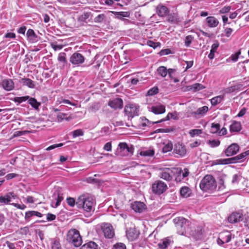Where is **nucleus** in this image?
<instances>
[{"label": "nucleus", "instance_id": "59", "mask_svg": "<svg viewBox=\"0 0 249 249\" xmlns=\"http://www.w3.org/2000/svg\"><path fill=\"white\" fill-rule=\"evenodd\" d=\"M89 17V14L88 12L84 13L79 18V20L81 21H85Z\"/></svg>", "mask_w": 249, "mask_h": 249}, {"label": "nucleus", "instance_id": "14", "mask_svg": "<svg viewBox=\"0 0 249 249\" xmlns=\"http://www.w3.org/2000/svg\"><path fill=\"white\" fill-rule=\"evenodd\" d=\"M126 234L128 240L133 241L138 237L139 232L135 228H131L126 231Z\"/></svg>", "mask_w": 249, "mask_h": 249}, {"label": "nucleus", "instance_id": "60", "mask_svg": "<svg viewBox=\"0 0 249 249\" xmlns=\"http://www.w3.org/2000/svg\"><path fill=\"white\" fill-rule=\"evenodd\" d=\"M100 108V106L98 104H94L92 105V106L90 108V110L92 112H96L97 110H99Z\"/></svg>", "mask_w": 249, "mask_h": 249}, {"label": "nucleus", "instance_id": "52", "mask_svg": "<svg viewBox=\"0 0 249 249\" xmlns=\"http://www.w3.org/2000/svg\"><path fill=\"white\" fill-rule=\"evenodd\" d=\"M52 249H61V246L59 242L56 240L52 241Z\"/></svg>", "mask_w": 249, "mask_h": 249}, {"label": "nucleus", "instance_id": "37", "mask_svg": "<svg viewBox=\"0 0 249 249\" xmlns=\"http://www.w3.org/2000/svg\"><path fill=\"white\" fill-rule=\"evenodd\" d=\"M180 194L181 196L187 197L191 194L190 190L188 187H183L180 190Z\"/></svg>", "mask_w": 249, "mask_h": 249}, {"label": "nucleus", "instance_id": "22", "mask_svg": "<svg viewBox=\"0 0 249 249\" xmlns=\"http://www.w3.org/2000/svg\"><path fill=\"white\" fill-rule=\"evenodd\" d=\"M209 108L207 106H203L198 108L196 111L192 113V114L197 116L198 117H201L204 116L208 111Z\"/></svg>", "mask_w": 249, "mask_h": 249}, {"label": "nucleus", "instance_id": "61", "mask_svg": "<svg viewBox=\"0 0 249 249\" xmlns=\"http://www.w3.org/2000/svg\"><path fill=\"white\" fill-rule=\"evenodd\" d=\"M114 249H126V246L122 243H117L114 246Z\"/></svg>", "mask_w": 249, "mask_h": 249}, {"label": "nucleus", "instance_id": "42", "mask_svg": "<svg viewBox=\"0 0 249 249\" xmlns=\"http://www.w3.org/2000/svg\"><path fill=\"white\" fill-rule=\"evenodd\" d=\"M73 138H76L79 136H82L84 135V131L81 129H76L71 132Z\"/></svg>", "mask_w": 249, "mask_h": 249}, {"label": "nucleus", "instance_id": "51", "mask_svg": "<svg viewBox=\"0 0 249 249\" xmlns=\"http://www.w3.org/2000/svg\"><path fill=\"white\" fill-rule=\"evenodd\" d=\"M194 39V37L191 35H189L186 36L185 39V45L186 46L188 47L190 45L192 40Z\"/></svg>", "mask_w": 249, "mask_h": 249}, {"label": "nucleus", "instance_id": "23", "mask_svg": "<svg viewBox=\"0 0 249 249\" xmlns=\"http://www.w3.org/2000/svg\"><path fill=\"white\" fill-rule=\"evenodd\" d=\"M241 129L242 125L240 122L236 121H233L230 127V130L231 132H239Z\"/></svg>", "mask_w": 249, "mask_h": 249}, {"label": "nucleus", "instance_id": "19", "mask_svg": "<svg viewBox=\"0 0 249 249\" xmlns=\"http://www.w3.org/2000/svg\"><path fill=\"white\" fill-rule=\"evenodd\" d=\"M174 151L181 157L184 156L186 153V149L185 146L180 143L176 144Z\"/></svg>", "mask_w": 249, "mask_h": 249}, {"label": "nucleus", "instance_id": "39", "mask_svg": "<svg viewBox=\"0 0 249 249\" xmlns=\"http://www.w3.org/2000/svg\"><path fill=\"white\" fill-rule=\"evenodd\" d=\"M220 129V125L219 124L212 123L210 132L213 134L218 133Z\"/></svg>", "mask_w": 249, "mask_h": 249}, {"label": "nucleus", "instance_id": "4", "mask_svg": "<svg viewBox=\"0 0 249 249\" xmlns=\"http://www.w3.org/2000/svg\"><path fill=\"white\" fill-rule=\"evenodd\" d=\"M173 221L178 232L179 234L183 235L185 231L186 227L188 225V220L182 217H178L175 218Z\"/></svg>", "mask_w": 249, "mask_h": 249}, {"label": "nucleus", "instance_id": "15", "mask_svg": "<svg viewBox=\"0 0 249 249\" xmlns=\"http://www.w3.org/2000/svg\"><path fill=\"white\" fill-rule=\"evenodd\" d=\"M131 208L137 213H142L146 209L145 205L140 201H135L131 204Z\"/></svg>", "mask_w": 249, "mask_h": 249}, {"label": "nucleus", "instance_id": "27", "mask_svg": "<svg viewBox=\"0 0 249 249\" xmlns=\"http://www.w3.org/2000/svg\"><path fill=\"white\" fill-rule=\"evenodd\" d=\"M171 241L166 238L162 240L158 243V246L160 249H165L167 248L171 244Z\"/></svg>", "mask_w": 249, "mask_h": 249}, {"label": "nucleus", "instance_id": "24", "mask_svg": "<svg viewBox=\"0 0 249 249\" xmlns=\"http://www.w3.org/2000/svg\"><path fill=\"white\" fill-rule=\"evenodd\" d=\"M151 111L155 114H162L165 111V107L163 105L153 106L151 107Z\"/></svg>", "mask_w": 249, "mask_h": 249}, {"label": "nucleus", "instance_id": "53", "mask_svg": "<svg viewBox=\"0 0 249 249\" xmlns=\"http://www.w3.org/2000/svg\"><path fill=\"white\" fill-rule=\"evenodd\" d=\"M239 89V86L235 85L231 87L225 89V92L227 93H231L236 90H238Z\"/></svg>", "mask_w": 249, "mask_h": 249}, {"label": "nucleus", "instance_id": "63", "mask_svg": "<svg viewBox=\"0 0 249 249\" xmlns=\"http://www.w3.org/2000/svg\"><path fill=\"white\" fill-rule=\"evenodd\" d=\"M51 45V47L53 49V50L54 51L61 50L63 48V45H57L54 43H52Z\"/></svg>", "mask_w": 249, "mask_h": 249}, {"label": "nucleus", "instance_id": "7", "mask_svg": "<svg viewBox=\"0 0 249 249\" xmlns=\"http://www.w3.org/2000/svg\"><path fill=\"white\" fill-rule=\"evenodd\" d=\"M118 147V150H119L120 153H122L120 154L121 156L132 155L133 154L134 148L132 145L129 146L125 142H120Z\"/></svg>", "mask_w": 249, "mask_h": 249}, {"label": "nucleus", "instance_id": "33", "mask_svg": "<svg viewBox=\"0 0 249 249\" xmlns=\"http://www.w3.org/2000/svg\"><path fill=\"white\" fill-rule=\"evenodd\" d=\"M155 151L153 149H148L142 150L140 152V155L144 157H152L154 155Z\"/></svg>", "mask_w": 249, "mask_h": 249}, {"label": "nucleus", "instance_id": "58", "mask_svg": "<svg viewBox=\"0 0 249 249\" xmlns=\"http://www.w3.org/2000/svg\"><path fill=\"white\" fill-rule=\"evenodd\" d=\"M56 201L55 202V204L54 205V207L56 208L58 207L61 202V201L63 200V198L62 196H60L59 194L57 195L56 197Z\"/></svg>", "mask_w": 249, "mask_h": 249}, {"label": "nucleus", "instance_id": "9", "mask_svg": "<svg viewBox=\"0 0 249 249\" xmlns=\"http://www.w3.org/2000/svg\"><path fill=\"white\" fill-rule=\"evenodd\" d=\"M84 56L79 53H74L70 58V62L73 65L79 66L85 61Z\"/></svg>", "mask_w": 249, "mask_h": 249}, {"label": "nucleus", "instance_id": "55", "mask_svg": "<svg viewBox=\"0 0 249 249\" xmlns=\"http://www.w3.org/2000/svg\"><path fill=\"white\" fill-rule=\"evenodd\" d=\"M29 99V96H25L22 97H17L15 98V101L18 103H21L28 100Z\"/></svg>", "mask_w": 249, "mask_h": 249}, {"label": "nucleus", "instance_id": "48", "mask_svg": "<svg viewBox=\"0 0 249 249\" xmlns=\"http://www.w3.org/2000/svg\"><path fill=\"white\" fill-rule=\"evenodd\" d=\"M223 161H224V164L236 163L238 162L235 157L225 159Z\"/></svg>", "mask_w": 249, "mask_h": 249}, {"label": "nucleus", "instance_id": "6", "mask_svg": "<svg viewBox=\"0 0 249 249\" xmlns=\"http://www.w3.org/2000/svg\"><path fill=\"white\" fill-rule=\"evenodd\" d=\"M139 107L135 104H128L125 106L124 112L128 118L138 115Z\"/></svg>", "mask_w": 249, "mask_h": 249}, {"label": "nucleus", "instance_id": "30", "mask_svg": "<svg viewBox=\"0 0 249 249\" xmlns=\"http://www.w3.org/2000/svg\"><path fill=\"white\" fill-rule=\"evenodd\" d=\"M33 216H36L37 217H41L42 216V214L36 211H28L26 213L25 218V219L29 220L30 217Z\"/></svg>", "mask_w": 249, "mask_h": 249}, {"label": "nucleus", "instance_id": "1", "mask_svg": "<svg viewBox=\"0 0 249 249\" xmlns=\"http://www.w3.org/2000/svg\"><path fill=\"white\" fill-rule=\"evenodd\" d=\"M95 200L90 196L87 195L80 196L77 199L76 205L79 209H83L87 215H91L94 211Z\"/></svg>", "mask_w": 249, "mask_h": 249}, {"label": "nucleus", "instance_id": "36", "mask_svg": "<svg viewBox=\"0 0 249 249\" xmlns=\"http://www.w3.org/2000/svg\"><path fill=\"white\" fill-rule=\"evenodd\" d=\"M29 104L35 109H38L39 107L40 106V103L37 101L34 98H30L28 100Z\"/></svg>", "mask_w": 249, "mask_h": 249}, {"label": "nucleus", "instance_id": "2", "mask_svg": "<svg viewBox=\"0 0 249 249\" xmlns=\"http://www.w3.org/2000/svg\"><path fill=\"white\" fill-rule=\"evenodd\" d=\"M199 186L203 191H213L216 188V182L212 175H207L201 180Z\"/></svg>", "mask_w": 249, "mask_h": 249}, {"label": "nucleus", "instance_id": "62", "mask_svg": "<svg viewBox=\"0 0 249 249\" xmlns=\"http://www.w3.org/2000/svg\"><path fill=\"white\" fill-rule=\"evenodd\" d=\"M231 9V7L230 6H225L220 10L219 12L221 14L227 13L230 11Z\"/></svg>", "mask_w": 249, "mask_h": 249}, {"label": "nucleus", "instance_id": "5", "mask_svg": "<svg viewBox=\"0 0 249 249\" xmlns=\"http://www.w3.org/2000/svg\"><path fill=\"white\" fill-rule=\"evenodd\" d=\"M176 171L177 170L174 169V168H166L160 169L159 177L166 181H171L174 176V173L177 172Z\"/></svg>", "mask_w": 249, "mask_h": 249}, {"label": "nucleus", "instance_id": "28", "mask_svg": "<svg viewBox=\"0 0 249 249\" xmlns=\"http://www.w3.org/2000/svg\"><path fill=\"white\" fill-rule=\"evenodd\" d=\"M21 80L23 85L26 86L29 88H34L35 87V82L29 78H23Z\"/></svg>", "mask_w": 249, "mask_h": 249}, {"label": "nucleus", "instance_id": "38", "mask_svg": "<svg viewBox=\"0 0 249 249\" xmlns=\"http://www.w3.org/2000/svg\"><path fill=\"white\" fill-rule=\"evenodd\" d=\"M224 96L223 95H219L211 99V104L213 106H216L219 104L223 99Z\"/></svg>", "mask_w": 249, "mask_h": 249}, {"label": "nucleus", "instance_id": "54", "mask_svg": "<svg viewBox=\"0 0 249 249\" xmlns=\"http://www.w3.org/2000/svg\"><path fill=\"white\" fill-rule=\"evenodd\" d=\"M58 60L64 63H67L66 58V53H61L58 56Z\"/></svg>", "mask_w": 249, "mask_h": 249}, {"label": "nucleus", "instance_id": "12", "mask_svg": "<svg viewBox=\"0 0 249 249\" xmlns=\"http://www.w3.org/2000/svg\"><path fill=\"white\" fill-rule=\"evenodd\" d=\"M108 105L114 109H121L123 108V101L122 99L117 98L109 101Z\"/></svg>", "mask_w": 249, "mask_h": 249}, {"label": "nucleus", "instance_id": "8", "mask_svg": "<svg viewBox=\"0 0 249 249\" xmlns=\"http://www.w3.org/2000/svg\"><path fill=\"white\" fill-rule=\"evenodd\" d=\"M167 188V185L160 180L155 181L152 185V190L153 193L157 194H162Z\"/></svg>", "mask_w": 249, "mask_h": 249}, {"label": "nucleus", "instance_id": "64", "mask_svg": "<svg viewBox=\"0 0 249 249\" xmlns=\"http://www.w3.org/2000/svg\"><path fill=\"white\" fill-rule=\"evenodd\" d=\"M111 149L112 146L111 142H108L106 143L104 146V149L107 151H111Z\"/></svg>", "mask_w": 249, "mask_h": 249}, {"label": "nucleus", "instance_id": "25", "mask_svg": "<svg viewBox=\"0 0 249 249\" xmlns=\"http://www.w3.org/2000/svg\"><path fill=\"white\" fill-rule=\"evenodd\" d=\"M219 235L225 243H229L231 240V238L234 237V235L232 236L231 233L228 231L221 232Z\"/></svg>", "mask_w": 249, "mask_h": 249}, {"label": "nucleus", "instance_id": "35", "mask_svg": "<svg viewBox=\"0 0 249 249\" xmlns=\"http://www.w3.org/2000/svg\"><path fill=\"white\" fill-rule=\"evenodd\" d=\"M67 114L66 113L58 112L56 114L57 121L59 122H61L64 120L70 121L72 119V118L70 116L67 117Z\"/></svg>", "mask_w": 249, "mask_h": 249}, {"label": "nucleus", "instance_id": "17", "mask_svg": "<svg viewBox=\"0 0 249 249\" xmlns=\"http://www.w3.org/2000/svg\"><path fill=\"white\" fill-rule=\"evenodd\" d=\"M1 86L2 88L6 91H10L14 88V84L12 80L10 79H5L1 81Z\"/></svg>", "mask_w": 249, "mask_h": 249}, {"label": "nucleus", "instance_id": "50", "mask_svg": "<svg viewBox=\"0 0 249 249\" xmlns=\"http://www.w3.org/2000/svg\"><path fill=\"white\" fill-rule=\"evenodd\" d=\"M106 16L104 14H100L94 18V22L96 23L102 22L105 18Z\"/></svg>", "mask_w": 249, "mask_h": 249}, {"label": "nucleus", "instance_id": "45", "mask_svg": "<svg viewBox=\"0 0 249 249\" xmlns=\"http://www.w3.org/2000/svg\"><path fill=\"white\" fill-rule=\"evenodd\" d=\"M170 118H173L174 119H175V115L172 113H169L166 116V117H165L164 118L160 120V121L155 122L154 123V124H158L162 122H164L169 120Z\"/></svg>", "mask_w": 249, "mask_h": 249}, {"label": "nucleus", "instance_id": "11", "mask_svg": "<svg viewBox=\"0 0 249 249\" xmlns=\"http://www.w3.org/2000/svg\"><path fill=\"white\" fill-rule=\"evenodd\" d=\"M103 232L106 238H112L114 235L112 227L109 224H106L102 227Z\"/></svg>", "mask_w": 249, "mask_h": 249}, {"label": "nucleus", "instance_id": "18", "mask_svg": "<svg viewBox=\"0 0 249 249\" xmlns=\"http://www.w3.org/2000/svg\"><path fill=\"white\" fill-rule=\"evenodd\" d=\"M167 21L171 24H177L181 19L177 13H172L168 15Z\"/></svg>", "mask_w": 249, "mask_h": 249}, {"label": "nucleus", "instance_id": "40", "mask_svg": "<svg viewBox=\"0 0 249 249\" xmlns=\"http://www.w3.org/2000/svg\"><path fill=\"white\" fill-rule=\"evenodd\" d=\"M204 88L205 87L199 83H195L190 86V89L193 90L194 91H198Z\"/></svg>", "mask_w": 249, "mask_h": 249}, {"label": "nucleus", "instance_id": "21", "mask_svg": "<svg viewBox=\"0 0 249 249\" xmlns=\"http://www.w3.org/2000/svg\"><path fill=\"white\" fill-rule=\"evenodd\" d=\"M206 20L208 26L210 28L216 27L219 24L218 20L214 17H208Z\"/></svg>", "mask_w": 249, "mask_h": 249}, {"label": "nucleus", "instance_id": "41", "mask_svg": "<svg viewBox=\"0 0 249 249\" xmlns=\"http://www.w3.org/2000/svg\"><path fill=\"white\" fill-rule=\"evenodd\" d=\"M11 201V196L9 195H6L4 196H0V203L4 204H8Z\"/></svg>", "mask_w": 249, "mask_h": 249}, {"label": "nucleus", "instance_id": "57", "mask_svg": "<svg viewBox=\"0 0 249 249\" xmlns=\"http://www.w3.org/2000/svg\"><path fill=\"white\" fill-rule=\"evenodd\" d=\"M67 202L68 204L71 207H73L75 204L76 205V202L75 199L72 197H68L67 199Z\"/></svg>", "mask_w": 249, "mask_h": 249}, {"label": "nucleus", "instance_id": "46", "mask_svg": "<svg viewBox=\"0 0 249 249\" xmlns=\"http://www.w3.org/2000/svg\"><path fill=\"white\" fill-rule=\"evenodd\" d=\"M208 143L211 147H217L220 145V142L219 140H209Z\"/></svg>", "mask_w": 249, "mask_h": 249}, {"label": "nucleus", "instance_id": "3", "mask_svg": "<svg viewBox=\"0 0 249 249\" xmlns=\"http://www.w3.org/2000/svg\"><path fill=\"white\" fill-rule=\"evenodd\" d=\"M67 240L75 247H79L82 243V237L79 232L76 229L70 230L67 236Z\"/></svg>", "mask_w": 249, "mask_h": 249}, {"label": "nucleus", "instance_id": "34", "mask_svg": "<svg viewBox=\"0 0 249 249\" xmlns=\"http://www.w3.org/2000/svg\"><path fill=\"white\" fill-rule=\"evenodd\" d=\"M174 169L177 170V173H174V176H175L176 181L177 182H180L184 178L181 176V169L180 168H174Z\"/></svg>", "mask_w": 249, "mask_h": 249}, {"label": "nucleus", "instance_id": "10", "mask_svg": "<svg viewBox=\"0 0 249 249\" xmlns=\"http://www.w3.org/2000/svg\"><path fill=\"white\" fill-rule=\"evenodd\" d=\"M239 150V146L238 144L233 143L229 145L225 150L226 156L230 157L235 155Z\"/></svg>", "mask_w": 249, "mask_h": 249}, {"label": "nucleus", "instance_id": "44", "mask_svg": "<svg viewBox=\"0 0 249 249\" xmlns=\"http://www.w3.org/2000/svg\"><path fill=\"white\" fill-rule=\"evenodd\" d=\"M249 155V150H247L244 152L240 154H239L238 155L235 156L238 162H239V161L242 160L244 158H245L246 156Z\"/></svg>", "mask_w": 249, "mask_h": 249}, {"label": "nucleus", "instance_id": "49", "mask_svg": "<svg viewBox=\"0 0 249 249\" xmlns=\"http://www.w3.org/2000/svg\"><path fill=\"white\" fill-rule=\"evenodd\" d=\"M158 92V88L157 87H153L148 91L147 94L149 96H153L157 94Z\"/></svg>", "mask_w": 249, "mask_h": 249}, {"label": "nucleus", "instance_id": "13", "mask_svg": "<svg viewBox=\"0 0 249 249\" xmlns=\"http://www.w3.org/2000/svg\"><path fill=\"white\" fill-rule=\"evenodd\" d=\"M243 219V215L238 212L232 213L228 218L229 222L231 223H237Z\"/></svg>", "mask_w": 249, "mask_h": 249}, {"label": "nucleus", "instance_id": "16", "mask_svg": "<svg viewBox=\"0 0 249 249\" xmlns=\"http://www.w3.org/2000/svg\"><path fill=\"white\" fill-rule=\"evenodd\" d=\"M156 10L158 15L160 17L166 16L169 12L168 8L161 4H159L157 6Z\"/></svg>", "mask_w": 249, "mask_h": 249}, {"label": "nucleus", "instance_id": "56", "mask_svg": "<svg viewBox=\"0 0 249 249\" xmlns=\"http://www.w3.org/2000/svg\"><path fill=\"white\" fill-rule=\"evenodd\" d=\"M147 44L150 47L155 49L157 47L160 46V44L159 42H154L153 41L149 40L147 42Z\"/></svg>", "mask_w": 249, "mask_h": 249}, {"label": "nucleus", "instance_id": "32", "mask_svg": "<svg viewBox=\"0 0 249 249\" xmlns=\"http://www.w3.org/2000/svg\"><path fill=\"white\" fill-rule=\"evenodd\" d=\"M157 73L162 77H165L167 75L168 69L166 67L160 66L157 70Z\"/></svg>", "mask_w": 249, "mask_h": 249}, {"label": "nucleus", "instance_id": "43", "mask_svg": "<svg viewBox=\"0 0 249 249\" xmlns=\"http://www.w3.org/2000/svg\"><path fill=\"white\" fill-rule=\"evenodd\" d=\"M173 149V144L171 142H168L162 148V152L163 153H167L171 151Z\"/></svg>", "mask_w": 249, "mask_h": 249}, {"label": "nucleus", "instance_id": "29", "mask_svg": "<svg viewBox=\"0 0 249 249\" xmlns=\"http://www.w3.org/2000/svg\"><path fill=\"white\" fill-rule=\"evenodd\" d=\"M111 13L116 16V18L118 19H122L123 18H128L130 16L129 12H115L112 11Z\"/></svg>", "mask_w": 249, "mask_h": 249}, {"label": "nucleus", "instance_id": "31", "mask_svg": "<svg viewBox=\"0 0 249 249\" xmlns=\"http://www.w3.org/2000/svg\"><path fill=\"white\" fill-rule=\"evenodd\" d=\"M80 249H98V245L94 242H89L83 245Z\"/></svg>", "mask_w": 249, "mask_h": 249}, {"label": "nucleus", "instance_id": "20", "mask_svg": "<svg viewBox=\"0 0 249 249\" xmlns=\"http://www.w3.org/2000/svg\"><path fill=\"white\" fill-rule=\"evenodd\" d=\"M26 36L28 40L31 43L36 42L38 40L37 35L33 29H29L27 33Z\"/></svg>", "mask_w": 249, "mask_h": 249}, {"label": "nucleus", "instance_id": "47", "mask_svg": "<svg viewBox=\"0 0 249 249\" xmlns=\"http://www.w3.org/2000/svg\"><path fill=\"white\" fill-rule=\"evenodd\" d=\"M202 132V130L201 129H192L189 132V134L191 137H194L196 135H199L201 134Z\"/></svg>", "mask_w": 249, "mask_h": 249}, {"label": "nucleus", "instance_id": "26", "mask_svg": "<svg viewBox=\"0 0 249 249\" xmlns=\"http://www.w3.org/2000/svg\"><path fill=\"white\" fill-rule=\"evenodd\" d=\"M219 46V43L217 41H216L212 45L210 53L208 55L210 59H213L214 58V53L216 52Z\"/></svg>", "mask_w": 249, "mask_h": 249}]
</instances>
